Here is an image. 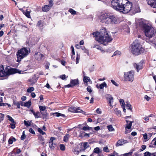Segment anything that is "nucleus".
<instances>
[{"instance_id": "8fccbe9b", "label": "nucleus", "mask_w": 156, "mask_h": 156, "mask_svg": "<svg viewBox=\"0 0 156 156\" xmlns=\"http://www.w3.org/2000/svg\"><path fill=\"white\" fill-rule=\"evenodd\" d=\"M38 139L40 140L41 141H44V138L41 135L39 136Z\"/></svg>"}, {"instance_id": "9b49d317", "label": "nucleus", "mask_w": 156, "mask_h": 156, "mask_svg": "<svg viewBox=\"0 0 156 156\" xmlns=\"http://www.w3.org/2000/svg\"><path fill=\"white\" fill-rule=\"evenodd\" d=\"M127 142L126 140L120 139L116 143L115 145L116 147H119L123 145L124 144Z\"/></svg>"}, {"instance_id": "0e129e2a", "label": "nucleus", "mask_w": 156, "mask_h": 156, "mask_svg": "<svg viewBox=\"0 0 156 156\" xmlns=\"http://www.w3.org/2000/svg\"><path fill=\"white\" fill-rule=\"evenodd\" d=\"M50 65V64L48 62H47L45 65V66L46 69H48L49 68V66Z\"/></svg>"}, {"instance_id": "0eeeda50", "label": "nucleus", "mask_w": 156, "mask_h": 156, "mask_svg": "<svg viewBox=\"0 0 156 156\" xmlns=\"http://www.w3.org/2000/svg\"><path fill=\"white\" fill-rule=\"evenodd\" d=\"M29 54L28 50L26 48H23L18 50L16 52L17 58V62H19L21 60L26 57Z\"/></svg>"}, {"instance_id": "c9c22d12", "label": "nucleus", "mask_w": 156, "mask_h": 156, "mask_svg": "<svg viewBox=\"0 0 156 156\" xmlns=\"http://www.w3.org/2000/svg\"><path fill=\"white\" fill-rule=\"evenodd\" d=\"M69 12L72 15H75L76 13V12L71 9H69Z\"/></svg>"}, {"instance_id": "c756f323", "label": "nucleus", "mask_w": 156, "mask_h": 156, "mask_svg": "<svg viewBox=\"0 0 156 156\" xmlns=\"http://www.w3.org/2000/svg\"><path fill=\"white\" fill-rule=\"evenodd\" d=\"M34 115L35 118H38L40 117V113L39 112H37L36 113H34Z\"/></svg>"}, {"instance_id": "603ef678", "label": "nucleus", "mask_w": 156, "mask_h": 156, "mask_svg": "<svg viewBox=\"0 0 156 156\" xmlns=\"http://www.w3.org/2000/svg\"><path fill=\"white\" fill-rule=\"evenodd\" d=\"M29 132L33 134H35V133L34 131L32 128H30L29 129Z\"/></svg>"}, {"instance_id": "2f4dec72", "label": "nucleus", "mask_w": 156, "mask_h": 156, "mask_svg": "<svg viewBox=\"0 0 156 156\" xmlns=\"http://www.w3.org/2000/svg\"><path fill=\"white\" fill-rule=\"evenodd\" d=\"M39 108L41 112L45 111L46 109V107L45 106H39Z\"/></svg>"}, {"instance_id": "f704fd0d", "label": "nucleus", "mask_w": 156, "mask_h": 156, "mask_svg": "<svg viewBox=\"0 0 156 156\" xmlns=\"http://www.w3.org/2000/svg\"><path fill=\"white\" fill-rule=\"evenodd\" d=\"M13 105H16L17 107V108H20V104H19V102H16V101H13Z\"/></svg>"}, {"instance_id": "774afa93", "label": "nucleus", "mask_w": 156, "mask_h": 156, "mask_svg": "<svg viewBox=\"0 0 156 156\" xmlns=\"http://www.w3.org/2000/svg\"><path fill=\"white\" fill-rule=\"evenodd\" d=\"M144 138L145 140H147V133H145L143 135Z\"/></svg>"}, {"instance_id": "37998d69", "label": "nucleus", "mask_w": 156, "mask_h": 156, "mask_svg": "<svg viewBox=\"0 0 156 156\" xmlns=\"http://www.w3.org/2000/svg\"><path fill=\"white\" fill-rule=\"evenodd\" d=\"M34 89L33 87H30L27 90V92H31L34 90Z\"/></svg>"}, {"instance_id": "69168bd1", "label": "nucleus", "mask_w": 156, "mask_h": 156, "mask_svg": "<svg viewBox=\"0 0 156 156\" xmlns=\"http://www.w3.org/2000/svg\"><path fill=\"white\" fill-rule=\"evenodd\" d=\"M55 138L53 137H51L50 138V141L49 143H53V141L54 140H55Z\"/></svg>"}, {"instance_id": "72a5a7b5", "label": "nucleus", "mask_w": 156, "mask_h": 156, "mask_svg": "<svg viewBox=\"0 0 156 156\" xmlns=\"http://www.w3.org/2000/svg\"><path fill=\"white\" fill-rule=\"evenodd\" d=\"M7 117L8 119L12 122H14V119L10 116L9 115H7Z\"/></svg>"}, {"instance_id": "aec40b11", "label": "nucleus", "mask_w": 156, "mask_h": 156, "mask_svg": "<svg viewBox=\"0 0 156 156\" xmlns=\"http://www.w3.org/2000/svg\"><path fill=\"white\" fill-rule=\"evenodd\" d=\"M93 48H96L100 50L101 51H103L104 53L105 52V51L102 48L98 45H95L94 46Z\"/></svg>"}, {"instance_id": "49530a36", "label": "nucleus", "mask_w": 156, "mask_h": 156, "mask_svg": "<svg viewBox=\"0 0 156 156\" xmlns=\"http://www.w3.org/2000/svg\"><path fill=\"white\" fill-rule=\"evenodd\" d=\"M76 112H84L82 110H81L80 107L76 108Z\"/></svg>"}, {"instance_id": "1a4fd4ad", "label": "nucleus", "mask_w": 156, "mask_h": 156, "mask_svg": "<svg viewBox=\"0 0 156 156\" xmlns=\"http://www.w3.org/2000/svg\"><path fill=\"white\" fill-rule=\"evenodd\" d=\"M106 99L108 102L110 106L112 108H113L112 104L113 103V98L112 96L110 94H107L106 95Z\"/></svg>"}, {"instance_id": "a878e982", "label": "nucleus", "mask_w": 156, "mask_h": 156, "mask_svg": "<svg viewBox=\"0 0 156 156\" xmlns=\"http://www.w3.org/2000/svg\"><path fill=\"white\" fill-rule=\"evenodd\" d=\"M90 80V79L88 77L84 76L83 77V81L85 83H87Z\"/></svg>"}, {"instance_id": "680f3d73", "label": "nucleus", "mask_w": 156, "mask_h": 156, "mask_svg": "<svg viewBox=\"0 0 156 156\" xmlns=\"http://www.w3.org/2000/svg\"><path fill=\"white\" fill-rule=\"evenodd\" d=\"M60 77L62 80H64L66 78V75L65 74L62 75L60 76Z\"/></svg>"}, {"instance_id": "3c124183", "label": "nucleus", "mask_w": 156, "mask_h": 156, "mask_svg": "<svg viewBox=\"0 0 156 156\" xmlns=\"http://www.w3.org/2000/svg\"><path fill=\"white\" fill-rule=\"evenodd\" d=\"M131 154L132 152H129L128 153L121 154L119 155V156H128L129 155H131Z\"/></svg>"}, {"instance_id": "4be33fe9", "label": "nucleus", "mask_w": 156, "mask_h": 156, "mask_svg": "<svg viewBox=\"0 0 156 156\" xmlns=\"http://www.w3.org/2000/svg\"><path fill=\"white\" fill-rule=\"evenodd\" d=\"M76 107H71L69 108V111L71 112H76Z\"/></svg>"}, {"instance_id": "58836bf2", "label": "nucleus", "mask_w": 156, "mask_h": 156, "mask_svg": "<svg viewBox=\"0 0 156 156\" xmlns=\"http://www.w3.org/2000/svg\"><path fill=\"white\" fill-rule=\"evenodd\" d=\"M121 53L120 51H117L114 52L113 55L112 56V57H113L114 56H115V55H121Z\"/></svg>"}, {"instance_id": "864d4df0", "label": "nucleus", "mask_w": 156, "mask_h": 156, "mask_svg": "<svg viewBox=\"0 0 156 156\" xmlns=\"http://www.w3.org/2000/svg\"><path fill=\"white\" fill-rule=\"evenodd\" d=\"M116 114L118 116H120L121 115V112L120 110H117L115 111Z\"/></svg>"}, {"instance_id": "4c0bfd02", "label": "nucleus", "mask_w": 156, "mask_h": 156, "mask_svg": "<svg viewBox=\"0 0 156 156\" xmlns=\"http://www.w3.org/2000/svg\"><path fill=\"white\" fill-rule=\"evenodd\" d=\"M126 108L130 110L132 112V108H131V105L130 104H129L127 103L126 104Z\"/></svg>"}, {"instance_id": "9d476101", "label": "nucleus", "mask_w": 156, "mask_h": 156, "mask_svg": "<svg viewBox=\"0 0 156 156\" xmlns=\"http://www.w3.org/2000/svg\"><path fill=\"white\" fill-rule=\"evenodd\" d=\"M143 62H140L139 63H134L133 64V66L137 70V72H138L140 70L142 69L143 68Z\"/></svg>"}, {"instance_id": "de8ad7c7", "label": "nucleus", "mask_w": 156, "mask_h": 156, "mask_svg": "<svg viewBox=\"0 0 156 156\" xmlns=\"http://www.w3.org/2000/svg\"><path fill=\"white\" fill-rule=\"evenodd\" d=\"M151 144L156 145V138H154L151 142Z\"/></svg>"}, {"instance_id": "f257e3e1", "label": "nucleus", "mask_w": 156, "mask_h": 156, "mask_svg": "<svg viewBox=\"0 0 156 156\" xmlns=\"http://www.w3.org/2000/svg\"><path fill=\"white\" fill-rule=\"evenodd\" d=\"M111 3L113 9L124 13H128L132 8V3L128 0H112Z\"/></svg>"}, {"instance_id": "e2e57ef3", "label": "nucleus", "mask_w": 156, "mask_h": 156, "mask_svg": "<svg viewBox=\"0 0 156 156\" xmlns=\"http://www.w3.org/2000/svg\"><path fill=\"white\" fill-rule=\"evenodd\" d=\"M83 48L84 49V52L87 53V54L89 55V51L87 49H86L84 47H83Z\"/></svg>"}, {"instance_id": "412c9836", "label": "nucleus", "mask_w": 156, "mask_h": 156, "mask_svg": "<svg viewBox=\"0 0 156 156\" xmlns=\"http://www.w3.org/2000/svg\"><path fill=\"white\" fill-rule=\"evenodd\" d=\"M53 115H54L56 116L57 117H59L60 116H61L63 117H65V115L57 112L54 113Z\"/></svg>"}, {"instance_id": "052dcab7", "label": "nucleus", "mask_w": 156, "mask_h": 156, "mask_svg": "<svg viewBox=\"0 0 156 156\" xmlns=\"http://www.w3.org/2000/svg\"><path fill=\"white\" fill-rule=\"evenodd\" d=\"M73 151L74 153L76 155H78L80 152L79 151H78L76 149H75Z\"/></svg>"}, {"instance_id": "bb28decb", "label": "nucleus", "mask_w": 156, "mask_h": 156, "mask_svg": "<svg viewBox=\"0 0 156 156\" xmlns=\"http://www.w3.org/2000/svg\"><path fill=\"white\" fill-rule=\"evenodd\" d=\"M154 154L155 153H151L148 151H146L144 153V156H151Z\"/></svg>"}, {"instance_id": "09e8293b", "label": "nucleus", "mask_w": 156, "mask_h": 156, "mask_svg": "<svg viewBox=\"0 0 156 156\" xmlns=\"http://www.w3.org/2000/svg\"><path fill=\"white\" fill-rule=\"evenodd\" d=\"M103 151L106 152H109V149L107 146L104 147Z\"/></svg>"}, {"instance_id": "cd10ccee", "label": "nucleus", "mask_w": 156, "mask_h": 156, "mask_svg": "<svg viewBox=\"0 0 156 156\" xmlns=\"http://www.w3.org/2000/svg\"><path fill=\"white\" fill-rule=\"evenodd\" d=\"M101 152L100 150L98 147L95 148L94 150V153L99 154Z\"/></svg>"}, {"instance_id": "4d7b16f0", "label": "nucleus", "mask_w": 156, "mask_h": 156, "mask_svg": "<svg viewBox=\"0 0 156 156\" xmlns=\"http://www.w3.org/2000/svg\"><path fill=\"white\" fill-rule=\"evenodd\" d=\"M41 20H40L38 22L37 24V26L38 27H41L42 26V24H41Z\"/></svg>"}, {"instance_id": "a211bd4d", "label": "nucleus", "mask_w": 156, "mask_h": 156, "mask_svg": "<svg viewBox=\"0 0 156 156\" xmlns=\"http://www.w3.org/2000/svg\"><path fill=\"white\" fill-rule=\"evenodd\" d=\"M70 136L69 134H66L64 137V141L66 142H67L68 141L70 137Z\"/></svg>"}, {"instance_id": "a18cd8bd", "label": "nucleus", "mask_w": 156, "mask_h": 156, "mask_svg": "<svg viewBox=\"0 0 156 156\" xmlns=\"http://www.w3.org/2000/svg\"><path fill=\"white\" fill-rule=\"evenodd\" d=\"M4 115L2 113H0V122L2 121L4 119Z\"/></svg>"}, {"instance_id": "7c9ffc66", "label": "nucleus", "mask_w": 156, "mask_h": 156, "mask_svg": "<svg viewBox=\"0 0 156 156\" xmlns=\"http://www.w3.org/2000/svg\"><path fill=\"white\" fill-rule=\"evenodd\" d=\"M37 131L40 133L42 135H45L46 136L45 133L43 132L41 128H38L37 129Z\"/></svg>"}, {"instance_id": "5fc2aeb1", "label": "nucleus", "mask_w": 156, "mask_h": 156, "mask_svg": "<svg viewBox=\"0 0 156 156\" xmlns=\"http://www.w3.org/2000/svg\"><path fill=\"white\" fill-rule=\"evenodd\" d=\"M87 91L90 93L92 92V90L91 89V87L90 86H89L87 88Z\"/></svg>"}, {"instance_id": "4468645a", "label": "nucleus", "mask_w": 156, "mask_h": 156, "mask_svg": "<svg viewBox=\"0 0 156 156\" xmlns=\"http://www.w3.org/2000/svg\"><path fill=\"white\" fill-rule=\"evenodd\" d=\"M70 83L72 84V86H73V87L74 86L79 84L78 80V79L72 80H71Z\"/></svg>"}, {"instance_id": "e433bc0d", "label": "nucleus", "mask_w": 156, "mask_h": 156, "mask_svg": "<svg viewBox=\"0 0 156 156\" xmlns=\"http://www.w3.org/2000/svg\"><path fill=\"white\" fill-rule=\"evenodd\" d=\"M60 148L61 150L62 151H64L65 150V147L64 144H61L60 146Z\"/></svg>"}, {"instance_id": "6e6d98bb", "label": "nucleus", "mask_w": 156, "mask_h": 156, "mask_svg": "<svg viewBox=\"0 0 156 156\" xmlns=\"http://www.w3.org/2000/svg\"><path fill=\"white\" fill-rule=\"evenodd\" d=\"M83 146L85 149L89 147L88 143L87 142H85V143L84 144Z\"/></svg>"}, {"instance_id": "a19ab883", "label": "nucleus", "mask_w": 156, "mask_h": 156, "mask_svg": "<svg viewBox=\"0 0 156 156\" xmlns=\"http://www.w3.org/2000/svg\"><path fill=\"white\" fill-rule=\"evenodd\" d=\"M80 55L78 53L77 54V56L76 58V64H78L79 62V59L80 58Z\"/></svg>"}, {"instance_id": "dca6fc26", "label": "nucleus", "mask_w": 156, "mask_h": 156, "mask_svg": "<svg viewBox=\"0 0 156 156\" xmlns=\"http://www.w3.org/2000/svg\"><path fill=\"white\" fill-rule=\"evenodd\" d=\"M51 8V7L48 5H45L42 8V9L43 11L47 12Z\"/></svg>"}, {"instance_id": "39448f33", "label": "nucleus", "mask_w": 156, "mask_h": 156, "mask_svg": "<svg viewBox=\"0 0 156 156\" xmlns=\"http://www.w3.org/2000/svg\"><path fill=\"white\" fill-rule=\"evenodd\" d=\"M142 47L140 44L139 41L135 40L133 41L131 45V52L135 55H138L141 54L142 52Z\"/></svg>"}, {"instance_id": "393cba45", "label": "nucleus", "mask_w": 156, "mask_h": 156, "mask_svg": "<svg viewBox=\"0 0 156 156\" xmlns=\"http://www.w3.org/2000/svg\"><path fill=\"white\" fill-rule=\"evenodd\" d=\"M82 129L83 130L86 131L87 130H90L92 131L93 130V128L91 127H90L88 126H84L83 127Z\"/></svg>"}, {"instance_id": "2eb2a0df", "label": "nucleus", "mask_w": 156, "mask_h": 156, "mask_svg": "<svg viewBox=\"0 0 156 156\" xmlns=\"http://www.w3.org/2000/svg\"><path fill=\"white\" fill-rule=\"evenodd\" d=\"M150 1H151V4L148 3V4L152 7L156 8V0H150Z\"/></svg>"}, {"instance_id": "f03ea898", "label": "nucleus", "mask_w": 156, "mask_h": 156, "mask_svg": "<svg viewBox=\"0 0 156 156\" xmlns=\"http://www.w3.org/2000/svg\"><path fill=\"white\" fill-rule=\"evenodd\" d=\"M92 34L95 37L96 41L104 45L107 44L112 40V38L108 34L106 29L105 27L101 28L100 33L96 31Z\"/></svg>"}, {"instance_id": "473e14b6", "label": "nucleus", "mask_w": 156, "mask_h": 156, "mask_svg": "<svg viewBox=\"0 0 156 156\" xmlns=\"http://www.w3.org/2000/svg\"><path fill=\"white\" fill-rule=\"evenodd\" d=\"M30 11H28L27 10H26V12L25 13V15L28 18H30Z\"/></svg>"}, {"instance_id": "f8f14e48", "label": "nucleus", "mask_w": 156, "mask_h": 156, "mask_svg": "<svg viewBox=\"0 0 156 156\" xmlns=\"http://www.w3.org/2000/svg\"><path fill=\"white\" fill-rule=\"evenodd\" d=\"M35 57L37 60H40L42 59L44 57V55L40 53L37 52L35 53Z\"/></svg>"}, {"instance_id": "c03bdc74", "label": "nucleus", "mask_w": 156, "mask_h": 156, "mask_svg": "<svg viewBox=\"0 0 156 156\" xmlns=\"http://www.w3.org/2000/svg\"><path fill=\"white\" fill-rule=\"evenodd\" d=\"M16 124V122H12L10 124L11 125V128L12 129H14L15 128V124Z\"/></svg>"}, {"instance_id": "bf43d9fd", "label": "nucleus", "mask_w": 156, "mask_h": 156, "mask_svg": "<svg viewBox=\"0 0 156 156\" xmlns=\"http://www.w3.org/2000/svg\"><path fill=\"white\" fill-rule=\"evenodd\" d=\"M97 113L98 114H101V111L100 108H98L96 110Z\"/></svg>"}, {"instance_id": "f3484780", "label": "nucleus", "mask_w": 156, "mask_h": 156, "mask_svg": "<svg viewBox=\"0 0 156 156\" xmlns=\"http://www.w3.org/2000/svg\"><path fill=\"white\" fill-rule=\"evenodd\" d=\"M23 105L24 106L27 107L28 108H29L31 105V100H29L28 101L25 103Z\"/></svg>"}, {"instance_id": "5701e85b", "label": "nucleus", "mask_w": 156, "mask_h": 156, "mask_svg": "<svg viewBox=\"0 0 156 156\" xmlns=\"http://www.w3.org/2000/svg\"><path fill=\"white\" fill-rule=\"evenodd\" d=\"M32 122V121H27L26 120H24V123L25 126H30L31 123Z\"/></svg>"}, {"instance_id": "7ed1b4c3", "label": "nucleus", "mask_w": 156, "mask_h": 156, "mask_svg": "<svg viewBox=\"0 0 156 156\" xmlns=\"http://www.w3.org/2000/svg\"><path fill=\"white\" fill-rule=\"evenodd\" d=\"M137 23L140 27L144 28L145 34L147 37L150 38L155 36L156 33V29L145 23L143 19H139Z\"/></svg>"}, {"instance_id": "ddd939ff", "label": "nucleus", "mask_w": 156, "mask_h": 156, "mask_svg": "<svg viewBox=\"0 0 156 156\" xmlns=\"http://www.w3.org/2000/svg\"><path fill=\"white\" fill-rule=\"evenodd\" d=\"M126 122L127 123L125 129H130L132 126V123L133 122V121L130 122V121L126 120Z\"/></svg>"}, {"instance_id": "ea45409f", "label": "nucleus", "mask_w": 156, "mask_h": 156, "mask_svg": "<svg viewBox=\"0 0 156 156\" xmlns=\"http://www.w3.org/2000/svg\"><path fill=\"white\" fill-rule=\"evenodd\" d=\"M26 138V135L25 134V132L23 131L22 133V135L21 136L20 139L22 140H24Z\"/></svg>"}, {"instance_id": "79ce46f5", "label": "nucleus", "mask_w": 156, "mask_h": 156, "mask_svg": "<svg viewBox=\"0 0 156 156\" xmlns=\"http://www.w3.org/2000/svg\"><path fill=\"white\" fill-rule=\"evenodd\" d=\"M49 147L51 149H54L55 147L53 146V143H49Z\"/></svg>"}, {"instance_id": "423d86ee", "label": "nucleus", "mask_w": 156, "mask_h": 156, "mask_svg": "<svg viewBox=\"0 0 156 156\" xmlns=\"http://www.w3.org/2000/svg\"><path fill=\"white\" fill-rule=\"evenodd\" d=\"M22 71L16 69L10 68L8 69L5 72L4 70V67L3 66H0V76L3 77L7 75H10L14 74L16 73H21Z\"/></svg>"}, {"instance_id": "6e6552de", "label": "nucleus", "mask_w": 156, "mask_h": 156, "mask_svg": "<svg viewBox=\"0 0 156 156\" xmlns=\"http://www.w3.org/2000/svg\"><path fill=\"white\" fill-rule=\"evenodd\" d=\"M134 72L131 71L127 72L124 73V77L125 80L132 82L133 80Z\"/></svg>"}, {"instance_id": "13d9d810", "label": "nucleus", "mask_w": 156, "mask_h": 156, "mask_svg": "<svg viewBox=\"0 0 156 156\" xmlns=\"http://www.w3.org/2000/svg\"><path fill=\"white\" fill-rule=\"evenodd\" d=\"M144 98L147 101H149L151 99L150 97H148L147 95H145L144 96Z\"/></svg>"}, {"instance_id": "20e7f679", "label": "nucleus", "mask_w": 156, "mask_h": 156, "mask_svg": "<svg viewBox=\"0 0 156 156\" xmlns=\"http://www.w3.org/2000/svg\"><path fill=\"white\" fill-rule=\"evenodd\" d=\"M101 21L107 24H115L118 23L117 18L115 16L103 14L100 17Z\"/></svg>"}, {"instance_id": "b1692460", "label": "nucleus", "mask_w": 156, "mask_h": 156, "mask_svg": "<svg viewBox=\"0 0 156 156\" xmlns=\"http://www.w3.org/2000/svg\"><path fill=\"white\" fill-rule=\"evenodd\" d=\"M107 84L105 82H104L100 84L99 86V88L101 89H103L104 87H107Z\"/></svg>"}, {"instance_id": "6ab92c4d", "label": "nucleus", "mask_w": 156, "mask_h": 156, "mask_svg": "<svg viewBox=\"0 0 156 156\" xmlns=\"http://www.w3.org/2000/svg\"><path fill=\"white\" fill-rule=\"evenodd\" d=\"M41 113L43 116V119H46L47 117V113L46 111H44L41 112Z\"/></svg>"}, {"instance_id": "c85d7f7f", "label": "nucleus", "mask_w": 156, "mask_h": 156, "mask_svg": "<svg viewBox=\"0 0 156 156\" xmlns=\"http://www.w3.org/2000/svg\"><path fill=\"white\" fill-rule=\"evenodd\" d=\"M107 128L110 131H112L114 130V129L111 125L107 126Z\"/></svg>"}, {"instance_id": "338daca9", "label": "nucleus", "mask_w": 156, "mask_h": 156, "mask_svg": "<svg viewBox=\"0 0 156 156\" xmlns=\"http://www.w3.org/2000/svg\"><path fill=\"white\" fill-rule=\"evenodd\" d=\"M53 5V2L52 0H50L49 2V6H50L51 7Z\"/></svg>"}]
</instances>
